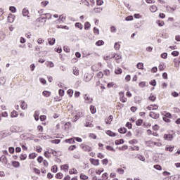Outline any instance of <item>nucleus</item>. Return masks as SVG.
<instances>
[{"instance_id":"nucleus-62","label":"nucleus","mask_w":180,"mask_h":180,"mask_svg":"<svg viewBox=\"0 0 180 180\" xmlns=\"http://www.w3.org/2000/svg\"><path fill=\"white\" fill-rule=\"evenodd\" d=\"M125 20H127V22H129V20H133V16H127V18H125Z\"/></svg>"},{"instance_id":"nucleus-18","label":"nucleus","mask_w":180,"mask_h":180,"mask_svg":"<svg viewBox=\"0 0 180 180\" xmlns=\"http://www.w3.org/2000/svg\"><path fill=\"white\" fill-rule=\"evenodd\" d=\"M40 115V112L39 111H35L34 114V117L35 119V120L37 122V120H39V116Z\"/></svg>"},{"instance_id":"nucleus-19","label":"nucleus","mask_w":180,"mask_h":180,"mask_svg":"<svg viewBox=\"0 0 180 180\" xmlns=\"http://www.w3.org/2000/svg\"><path fill=\"white\" fill-rule=\"evenodd\" d=\"M122 72H123V71L122 70V68H117L115 70V74H117V75L122 74Z\"/></svg>"},{"instance_id":"nucleus-21","label":"nucleus","mask_w":180,"mask_h":180,"mask_svg":"<svg viewBox=\"0 0 180 180\" xmlns=\"http://www.w3.org/2000/svg\"><path fill=\"white\" fill-rule=\"evenodd\" d=\"M119 133L121 134H124L126 131H127V129L126 128H120L118 129Z\"/></svg>"},{"instance_id":"nucleus-37","label":"nucleus","mask_w":180,"mask_h":180,"mask_svg":"<svg viewBox=\"0 0 180 180\" xmlns=\"http://www.w3.org/2000/svg\"><path fill=\"white\" fill-rule=\"evenodd\" d=\"M11 117H18V112L13 110L11 114Z\"/></svg>"},{"instance_id":"nucleus-63","label":"nucleus","mask_w":180,"mask_h":180,"mask_svg":"<svg viewBox=\"0 0 180 180\" xmlns=\"http://www.w3.org/2000/svg\"><path fill=\"white\" fill-rule=\"evenodd\" d=\"M58 93H59L60 96H64V90L59 89Z\"/></svg>"},{"instance_id":"nucleus-45","label":"nucleus","mask_w":180,"mask_h":180,"mask_svg":"<svg viewBox=\"0 0 180 180\" xmlns=\"http://www.w3.org/2000/svg\"><path fill=\"white\" fill-rule=\"evenodd\" d=\"M36 158V154L34 153H31L29 155V159L30 160H34Z\"/></svg>"},{"instance_id":"nucleus-11","label":"nucleus","mask_w":180,"mask_h":180,"mask_svg":"<svg viewBox=\"0 0 180 180\" xmlns=\"http://www.w3.org/2000/svg\"><path fill=\"white\" fill-rule=\"evenodd\" d=\"M106 134H108V136H110V137H116V133L110 130L107 131Z\"/></svg>"},{"instance_id":"nucleus-46","label":"nucleus","mask_w":180,"mask_h":180,"mask_svg":"<svg viewBox=\"0 0 180 180\" xmlns=\"http://www.w3.org/2000/svg\"><path fill=\"white\" fill-rule=\"evenodd\" d=\"M94 12L96 13H101V12H102V8H94Z\"/></svg>"},{"instance_id":"nucleus-26","label":"nucleus","mask_w":180,"mask_h":180,"mask_svg":"<svg viewBox=\"0 0 180 180\" xmlns=\"http://www.w3.org/2000/svg\"><path fill=\"white\" fill-rule=\"evenodd\" d=\"M21 108L25 110L26 109H27V104H26V103H25V101H22L21 103Z\"/></svg>"},{"instance_id":"nucleus-38","label":"nucleus","mask_w":180,"mask_h":180,"mask_svg":"<svg viewBox=\"0 0 180 180\" xmlns=\"http://www.w3.org/2000/svg\"><path fill=\"white\" fill-rule=\"evenodd\" d=\"M20 160H22L23 161V160H26V158H27V155H26V154H21L20 155Z\"/></svg>"},{"instance_id":"nucleus-51","label":"nucleus","mask_w":180,"mask_h":180,"mask_svg":"<svg viewBox=\"0 0 180 180\" xmlns=\"http://www.w3.org/2000/svg\"><path fill=\"white\" fill-rule=\"evenodd\" d=\"M11 131H12V133H18V130L16 129V127H12L11 128Z\"/></svg>"},{"instance_id":"nucleus-12","label":"nucleus","mask_w":180,"mask_h":180,"mask_svg":"<svg viewBox=\"0 0 180 180\" xmlns=\"http://www.w3.org/2000/svg\"><path fill=\"white\" fill-rule=\"evenodd\" d=\"M48 41H49V44H50V46H53L56 43V39L55 38H49V39H48Z\"/></svg>"},{"instance_id":"nucleus-39","label":"nucleus","mask_w":180,"mask_h":180,"mask_svg":"<svg viewBox=\"0 0 180 180\" xmlns=\"http://www.w3.org/2000/svg\"><path fill=\"white\" fill-rule=\"evenodd\" d=\"M80 179L86 180V179H88V176H86L84 174H80Z\"/></svg>"},{"instance_id":"nucleus-4","label":"nucleus","mask_w":180,"mask_h":180,"mask_svg":"<svg viewBox=\"0 0 180 180\" xmlns=\"http://www.w3.org/2000/svg\"><path fill=\"white\" fill-rule=\"evenodd\" d=\"M164 139L165 140H167V141H172V139H174V136L172 134H165Z\"/></svg>"},{"instance_id":"nucleus-54","label":"nucleus","mask_w":180,"mask_h":180,"mask_svg":"<svg viewBox=\"0 0 180 180\" xmlns=\"http://www.w3.org/2000/svg\"><path fill=\"white\" fill-rule=\"evenodd\" d=\"M75 148H77V146L72 145L68 148V150H70V151H74V150H75Z\"/></svg>"},{"instance_id":"nucleus-47","label":"nucleus","mask_w":180,"mask_h":180,"mask_svg":"<svg viewBox=\"0 0 180 180\" xmlns=\"http://www.w3.org/2000/svg\"><path fill=\"white\" fill-rule=\"evenodd\" d=\"M74 94V90L72 89H69L68 90V95L71 98L72 96V94Z\"/></svg>"},{"instance_id":"nucleus-30","label":"nucleus","mask_w":180,"mask_h":180,"mask_svg":"<svg viewBox=\"0 0 180 180\" xmlns=\"http://www.w3.org/2000/svg\"><path fill=\"white\" fill-rule=\"evenodd\" d=\"M38 22H41V23H46V18L44 17H39L38 19H37Z\"/></svg>"},{"instance_id":"nucleus-15","label":"nucleus","mask_w":180,"mask_h":180,"mask_svg":"<svg viewBox=\"0 0 180 180\" xmlns=\"http://www.w3.org/2000/svg\"><path fill=\"white\" fill-rule=\"evenodd\" d=\"M79 117H81V114L77 113L75 117H73L72 121L77 122V120H78V119H79Z\"/></svg>"},{"instance_id":"nucleus-3","label":"nucleus","mask_w":180,"mask_h":180,"mask_svg":"<svg viewBox=\"0 0 180 180\" xmlns=\"http://www.w3.org/2000/svg\"><path fill=\"white\" fill-rule=\"evenodd\" d=\"M14 21H15V15L9 14L8 16V22L9 23H13Z\"/></svg>"},{"instance_id":"nucleus-61","label":"nucleus","mask_w":180,"mask_h":180,"mask_svg":"<svg viewBox=\"0 0 180 180\" xmlns=\"http://www.w3.org/2000/svg\"><path fill=\"white\" fill-rule=\"evenodd\" d=\"M97 77H98V78H103V72H99L97 74Z\"/></svg>"},{"instance_id":"nucleus-14","label":"nucleus","mask_w":180,"mask_h":180,"mask_svg":"<svg viewBox=\"0 0 180 180\" xmlns=\"http://www.w3.org/2000/svg\"><path fill=\"white\" fill-rule=\"evenodd\" d=\"M65 143H69V144H74V143H75V140H74V139L70 138L69 139H65Z\"/></svg>"},{"instance_id":"nucleus-25","label":"nucleus","mask_w":180,"mask_h":180,"mask_svg":"<svg viewBox=\"0 0 180 180\" xmlns=\"http://www.w3.org/2000/svg\"><path fill=\"white\" fill-rule=\"evenodd\" d=\"M75 26L76 27H78V29H80V30H82V29L84 28V26L82 25V24H81V22H76Z\"/></svg>"},{"instance_id":"nucleus-42","label":"nucleus","mask_w":180,"mask_h":180,"mask_svg":"<svg viewBox=\"0 0 180 180\" xmlns=\"http://www.w3.org/2000/svg\"><path fill=\"white\" fill-rule=\"evenodd\" d=\"M114 49L115 50H119L120 49V44L117 42H116L114 45Z\"/></svg>"},{"instance_id":"nucleus-1","label":"nucleus","mask_w":180,"mask_h":180,"mask_svg":"<svg viewBox=\"0 0 180 180\" xmlns=\"http://www.w3.org/2000/svg\"><path fill=\"white\" fill-rule=\"evenodd\" d=\"M84 98L85 103H92V101H94L92 98L87 94L84 95Z\"/></svg>"},{"instance_id":"nucleus-2","label":"nucleus","mask_w":180,"mask_h":180,"mask_svg":"<svg viewBox=\"0 0 180 180\" xmlns=\"http://www.w3.org/2000/svg\"><path fill=\"white\" fill-rule=\"evenodd\" d=\"M149 116L150 117H152V119H158L160 117V114H157L155 112H150Z\"/></svg>"},{"instance_id":"nucleus-13","label":"nucleus","mask_w":180,"mask_h":180,"mask_svg":"<svg viewBox=\"0 0 180 180\" xmlns=\"http://www.w3.org/2000/svg\"><path fill=\"white\" fill-rule=\"evenodd\" d=\"M166 9L167 11V12H169L170 13H172L173 12H175V8L169 6H167L166 7Z\"/></svg>"},{"instance_id":"nucleus-24","label":"nucleus","mask_w":180,"mask_h":180,"mask_svg":"<svg viewBox=\"0 0 180 180\" xmlns=\"http://www.w3.org/2000/svg\"><path fill=\"white\" fill-rule=\"evenodd\" d=\"M90 110L93 115L96 113V108H95L94 105L90 106Z\"/></svg>"},{"instance_id":"nucleus-64","label":"nucleus","mask_w":180,"mask_h":180,"mask_svg":"<svg viewBox=\"0 0 180 180\" xmlns=\"http://www.w3.org/2000/svg\"><path fill=\"white\" fill-rule=\"evenodd\" d=\"M108 179V173L103 174V180Z\"/></svg>"},{"instance_id":"nucleus-5","label":"nucleus","mask_w":180,"mask_h":180,"mask_svg":"<svg viewBox=\"0 0 180 180\" xmlns=\"http://www.w3.org/2000/svg\"><path fill=\"white\" fill-rule=\"evenodd\" d=\"M82 148L83 151H88V152L92 151V148L89 146H86V145L82 146Z\"/></svg>"},{"instance_id":"nucleus-16","label":"nucleus","mask_w":180,"mask_h":180,"mask_svg":"<svg viewBox=\"0 0 180 180\" xmlns=\"http://www.w3.org/2000/svg\"><path fill=\"white\" fill-rule=\"evenodd\" d=\"M42 95H44V96H45L46 98H49V96H50V95H51V93L48 91H44L42 93Z\"/></svg>"},{"instance_id":"nucleus-32","label":"nucleus","mask_w":180,"mask_h":180,"mask_svg":"<svg viewBox=\"0 0 180 180\" xmlns=\"http://www.w3.org/2000/svg\"><path fill=\"white\" fill-rule=\"evenodd\" d=\"M91 79H92V77L89 76V75H86L84 77V81L85 82H89V81H91Z\"/></svg>"},{"instance_id":"nucleus-6","label":"nucleus","mask_w":180,"mask_h":180,"mask_svg":"<svg viewBox=\"0 0 180 180\" xmlns=\"http://www.w3.org/2000/svg\"><path fill=\"white\" fill-rule=\"evenodd\" d=\"M89 161L93 164V165H96V166L99 165V160H95L94 158H91Z\"/></svg>"},{"instance_id":"nucleus-29","label":"nucleus","mask_w":180,"mask_h":180,"mask_svg":"<svg viewBox=\"0 0 180 180\" xmlns=\"http://www.w3.org/2000/svg\"><path fill=\"white\" fill-rule=\"evenodd\" d=\"M150 12H157V6H151L150 7Z\"/></svg>"},{"instance_id":"nucleus-35","label":"nucleus","mask_w":180,"mask_h":180,"mask_svg":"<svg viewBox=\"0 0 180 180\" xmlns=\"http://www.w3.org/2000/svg\"><path fill=\"white\" fill-rule=\"evenodd\" d=\"M13 165L15 168H18V167H20V163H19V162L14 161V162H13Z\"/></svg>"},{"instance_id":"nucleus-34","label":"nucleus","mask_w":180,"mask_h":180,"mask_svg":"<svg viewBox=\"0 0 180 180\" xmlns=\"http://www.w3.org/2000/svg\"><path fill=\"white\" fill-rule=\"evenodd\" d=\"M5 82H6L5 77H0V85H5Z\"/></svg>"},{"instance_id":"nucleus-58","label":"nucleus","mask_w":180,"mask_h":180,"mask_svg":"<svg viewBox=\"0 0 180 180\" xmlns=\"http://www.w3.org/2000/svg\"><path fill=\"white\" fill-rule=\"evenodd\" d=\"M57 169H58L57 165H54V166H53L52 168H51L52 172H55V173L57 172Z\"/></svg>"},{"instance_id":"nucleus-53","label":"nucleus","mask_w":180,"mask_h":180,"mask_svg":"<svg viewBox=\"0 0 180 180\" xmlns=\"http://www.w3.org/2000/svg\"><path fill=\"white\" fill-rule=\"evenodd\" d=\"M106 149L108 150L109 151H113V152L115 151V148H113V147H112L110 146H107Z\"/></svg>"},{"instance_id":"nucleus-20","label":"nucleus","mask_w":180,"mask_h":180,"mask_svg":"<svg viewBox=\"0 0 180 180\" xmlns=\"http://www.w3.org/2000/svg\"><path fill=\"white\" fill-rule=\"evenodd\" d=\"M162 115H163V116H165V117H168L169 119H171V117H172V115H171V113L169 112H165L164 113H162Z\"/></svg>"},{"instance_id":"nucleus-55","label":"nucleus","mask_w":180,"mask_h":180,"mask_svg":"<svg viewBox=\"0 0 180 180\" xmlns=\"http://www.w3.org/2000/svg\"><path fill=\"white\" fill-rule=\"evenodd\" d=\"M129 144H137V143H139V141H137L136 139H132L131 141H129Z\"/></svg>"},{"instance_id":"nucleus-44","label":"nucleus","mask_w":180,"mask_h":180,"mask_svg":"<svg viewBox=\"0 0 180 180\" xmlns=\"http://www.w3.org/2000/svg\"><path fill=\"white\" fill-rule=\"evenodd\" d=\"M136 158H138V160H140V161H146V158H144V156L143 155H138Z\"/></svg>"},{"instance_id":"nucleus-27","label":"nucleus","mask_w":180,"mask_h":180,"mask_svg":"<svg viewBox=\"0 0 180 180\" xmlns=\"http://www.w3.org/2000/svg\"><path fill=\"white\" fill-rule=\"evenodd\" d=\"M143 67H144V64L143 63H139L137 65H136V68L139 69V70H143Z\"/></svg>"},{"instance_id":"nucleus-33","label":"nucleus","mask_w":180,"mask_h":180,"mask_svg":"<svg viewBox=\"0 0 180 180\" xmlns=\"http://www.w3.org/2000/svg\"><path fill=\"white\" fill-rule=\"evenodd\" d=\"M73 74H74V75H77V76L79 75V70H78V69H77V68H75L73 69Z\"/></svg>"},{"instance_id":"nucleus-9","label":"nucleus","mask_w":180,"mask_h":180,"mask_svg":"<svg viewBox=\"0 0 180 180\" xmlns=\"http://www.w3.org/2000/svg\"><path fill=\"white\" fill-rule=\"evenodd\" d=\"M0 161L1 162H4V164H8V159L6 158V156L5 155H2L1 158H0Z\"/></svg>"},{"instance_id":"nucleus-48","label":"nucleus","mask_w":180,"mask_h":180,"mask_svg":"<svg viewBox=\"0 0 180 180\" xmlns=\"http://www.w3.org/2000/svg\"><path fill=\"white\" fill-rule=\"evenodd\" d=\"M115 57H116V55H112V56H104V60H108V58H115Z\"/></svg>"},{"instance_id":"nucleus-60","label":"nucleus","mask_w":180,"mask_h":180,"mask_svg":"<svg viewBox=\"0 0 180 180\" xmlns=\"http://www.w3.org/2000/svg\"><path fill=\"white\" fill-rule=\"evenodd\" d=\"M44 41V39H43L41 38H39L37 40L38 44H43Z\"/></svg>"},{"instance_id":"nucleus-49","label":"nucleus","mask_w":180,"mask_h":180,"mask_svg":"<svg viewBox=\"0 0 180 180\" xmlns=\"http://www.w3.org/2000/svg\"><path fill=\"white\" fill-rule=\"evenodd\" d=\"M61 141L60 139H54L51 141V143H53V144H60V142Z\"/></svg>"},{"instance_id":"nucleus-50","label":"nucleus","mask_w":180,"mask_h":180,"mask_svg":"<svg viewBox=\"0 0 180 180\" xmlns=\"http://www.w3.org/2000/svg\"><path fill=\"white\" fill-rule=\"evenodd\" d=\"M172 56H174V57H178V56H179V52H178L177 51H174L172 53Z\"/></svg>"},{"instance_id":"nucleus-36","label":"nucleus","mask_w":180,"mask_h":180,"mask_svg":"<svg viewBox=\"0 0 180 180\" xmlns=\"http://www.w3.org/2000/svg\"><path fill=\"white\" fill-rule=\"evenodd\" d=\"M61 169H64V171H68L69 166L68 165H63L60 167Z\"/></svg>"},{"instance_id":"nucleus-41","label":"nucleus","mask_w":180,"mask_h":180,"mask_svg":"<svg viewBox=\"0 0 180 180\" xmlns=\"http://www.w3.org/2000/svg\"><path fill=\"white\" fill-rule=\"evenodd\" d=\"M104 43L102 40L98 41L96 42V46H103Z\"/></svg>"},{"instance_id":"nucleus-22","label":"nucleus","mask_w":180,"mask_h":180,"mask_svg":"<svg viewBox=\"0 0 180 180\" xmlns=\"http://www.w3.org/2000/svg\"><path fill=\"white\" fill-rule=\"evenodd\" d=\"M116 146H119V144H123L124 143V140L123 139H118L115 141Z\"/></svg>"},{"instance_id":"nucleus-59","label":"nucleus","mask_w":180,"mask_h":180,"mask_svg":"<svg viewBox=\"0 0 180 180\" xmlns=\"http://www.w3.org/2000/svg\"><path fill=\"white\" fill-rule=\"evenodd\" d=\"M48 67H50V68H53V67H54V63L51 61L50 62H48V64H47Z\"/></svg>"},{"instance_id":"nucleus-57","label":"nucleus","mask_w":180,"mask_h":180,"mask_svg":"<svg viewBox=\"0 0 180 180\" xmlns=\"http://www.w3.org/2000/svg\"><path fill=\"white\" fill-rule=\"evenodd\" d=\"M56 178H58V179H63V174L60 172L57 173Z\"/></svg>"},{"instance_id":"nucleus-8","label":"nucleus","mask_w":180,"mask_h":180,"mask_svg":"<svg viewBox=\"0 0 180 180\" xmlns=\"http://www.w3.org/2000/svg\"><path fill=\"white\" fill-rule=\"evenodd\" d=\"M112 120H113V116L110 115L105 121L106 124H110V123H112Z\"/></svg>"},{"instance_id":"nucleus-7","label":"nucleus","mask_w":180,"mask_h":180,"mask_svg":"<svg viewBox=\"0 0 180 180\" xmlns=\"http://www.w3.org/2000/svg\"><path fill=\"white\" fill-rule=\"evenodd\" d=\"M22 16H25V17L27 16V18H28V19H29V18H30V16H29V10H27L26 8H23Z\"/></svg>"},{"instance_id":"nucleus-23","label":"nucleus","mask_w":180,"mask_h":180,"mask_svg":"<svg viewBox=\"0 0 180 180\" xmlns=\"http://www.w3.org/2000/svg\"><path fill=\"white\" fill-rule=\"evenodd\" d=\"M89 27H91V23H89V22H86L84 23V29H85V30H89Z\"/></svg>"},{"instance_id":"nucleus-10","label":"nucleus","mask_w":180,"mask_h":180,"mask_svg":"<svg viewBox=\"0 0 180 180\" xmlns=\"http://www.w3.org/2000/svg\"><path fill=\"white\" fill-rule=\"evenodd\" d=\"M45 154H52L53 155H56L57 154V151L52 149H49L45 152Z\"/></svg>"},{"instance_id":"nucleus-28","label":"nucleus","mask_w":180,"mask_h":180,"mask_svg":"<svg viewBox=\"0 0 180 180\" xmlns=\"http://www.w3.org/2000/svg\"><path fill=\"white\" fill-rule=\"evenodd\" d=\"M155 99H157V97H155V96L151 94L148 100L151 101V102H154L155 101Z\"/></svg>"},{"instance_id":"nucleus-56","label":"nucleus","mask_w":180,"mask_h":180,"mask_svg":"<svg viewBox=\"0 0 180 180\" xmlns=\"http://www.w3.org/2000/svg\"><path fill=\"white\" fill-rule=\"evenodd\" d=\"M84 126L86 127H94V124H92V123H91V122H86Z\"/></svg>"},{"instance_id":"nucleus-52","label":"nucleus","mask_w":180,"mask_h":180,"mask_svg":"<svg viewBox=\"0 0 180 180\" xmlns=\"http://www.w3.org/2000/svg\"><path fill=\"white\" fill-rule=\"evenodd\" d=\"M10 11L12 13H15L16 12V7L15 6H10Z\"/></svg>"},{"instance_id":"nucleus-40","label":"nucleus","mask_w":180,"mask_h":180,"mask_svg":"<svg viewBox=\"0 0 180 180\" xmlns=\"http://www.w3.org/2000/svg\"><path fill=\"white\" fill-rule=\"evenodd\" d=\"M136 126H141L143 124V120L139 119L136 122Z\"/></svg>"},{"instance_id":"nucleus-31","label":"nucleus","mask_w":180,"mask_h":180,"mask_svg":"<svg viewBox=\"0 0 180 180\" xmlns=\"http://www.w3.org/2000/svg\"><path fill=\"white\" fill-rule=\"evenodd\" d=\"M43 15H45L46 17L45 18V20L46 19H51V13H44V14H42L41 16Z\"/></svg>"},{"instance_id":"nucleus-43","label":"nucleus","mask_w":180,"mask_h":180,"mask_svg":"<svg viewBox=\"0 0 180 180\" xmlns=\"http://www.w3.org/2000/svg\"><path fill=\"white\" fill-rule=\"evenodd\" d=\"M154 168L155 169H158V171H161V169H162V167H161V165H154Z\"/></svg>"},{"instance_id":"nucleus-17","label":"nucleus","mask_w":180,"mask_h":180,"mask_svg":"<svg viewBox=\"0 0 180 180\" xmlns=\"http://www.w3.org/2000/svg\"><path fill=\"white\" fill-rule=\"evenodd\" d=\"M69 174H70V175H72V174H78V171L77 170V169L73 168L72 169H70V170L69 171Z\"/></svg>"}]
</instances>
